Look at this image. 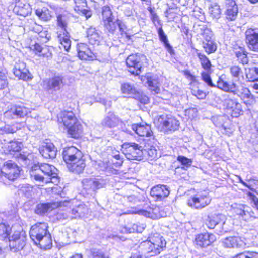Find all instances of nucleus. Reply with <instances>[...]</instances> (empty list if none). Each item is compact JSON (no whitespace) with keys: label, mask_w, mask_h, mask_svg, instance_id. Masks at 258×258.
<instances>
[{"label":"nucleus","mask_w":258,"mask_h":258,"mask_svg":"<svg viewBox=\"0 0 258 258\" xmlns=\"http://www.w3.org/2000/svg\"><path fill=\"white\" fill-rule=\"evenodd\" d=\"M128 71L135 76H138L142 72L144 66L147 64L146 56L136 53L130 55L126 60Z\"/></svg>","instance_id":"obj_5"},{"label":"nucleus","mask_w":258,"mask_h":258,"mask_svg":"<svg viewBox=\"0 0 258 258\" xmlns=\"http://www.w3.org/2000/svg\"><path fill=\"white\" fill-rule=\"evenodd\" d=\"M87 258H109V256L101 249L93 248L87 251Z\"/></svg>","instance_id":"obj_36"},{"label":"nucleus","mask_w":258,"mask_h":258,"mask_svg":"<svg viewBox=\"0 0 258 258\" xmlns=\"http://www.w3.org/2000/svg\"><path fill=\"white\" fill-rule=\"evenodd\" d=\"M223 219L224 218H222L221 223L215 228V232L218 235H222L227 232L228 230V228H226L224 227L225 222L223 221Z\"/></svg>","instance_id":"obj_57"},{"label":"nucleus","mask_w":258,"mask_h":258,"mask_svg":"<svg viewBox=\"0 0 258 258\" xmlns=\"http://www.w3.org/2000/svg\"><path fill=\"white\" fill-rule=\"evenodd\" d=\"M246 78L249 81L255 82L258 81V64L254 67L248 69L246 74Z\"/></svg>","instance_id":"obj_45"},{"label":"nucleus","mask_w":258,"mask_h":258,"mask_svg":"<svg viewBox=\"0 0 258 258\" xmlns=\"http://www.w3.org/2000/svg\"><path fill=\"white\" fill-rule=\"evenodd\" d=\"M14 12L17 15L26 17L30 13L31 8L27 4L18 2L14 8Z\"/></svg>","instance_id":"obj_30"},{"label":"nucleus","mask_w":258,"mask_h":258,"mask_svg":"<svg viewBox=\"0 0 258 258\" xmlns=\"http://www.w3.org/2000/svg\"><path fill=\"white\" fill-rule=\"evenodd\" d=\"M201 77L202 80L209 86L214 87L215 86V85L213 83L212 81V79L210 76V73L209 71L206 72L203 71L201 73Z\"/></svg>","instance_id":"obj_54"},{"label":"nucleus","mask_w":258,"mask_h":258,"mask_svg":"<svg viewBox=\"0 0 258 258\" xmlns=\"http://www.w3.org/2000/svg\"><path fill=\"white\" fill-rule=\"evenodd\" d=\"M82 152L74 146L68 147L64 148L62 156L65 162L67 163L76 159L79 158Z\"/></svg>","instance_id":"obj_23"},{"label":"nucleus","mask_w":258,"mask_h":258,"mask_svg":"<svg viewBox=\"0 0 258 258\" xmlns=\"http://www.w3.org/2000/svg\"><path fill=\"white\" fill-rule=\"evenodd\" d=\"M234 54L238 61L243 65L248 63L249 60L247 57V52L243 47H238L234 48Z\"/></svg>","instance_id":"obj_29"},{"label":"nucleus","mask_w":258,"mask_h":258,"mask_svg":"<svg viewBox=\"0 0 258 258\" xmlns=\"http://www.w3.org/2000/svg\"><path fill=\"white\" fill-rule=\"evenodd\" d=\"M158 122L161 125V128L165 131H174L177 130L179 126V121L171 116L161 115L159 117Z\"/></svg>","instance_id":"obj_14"},{"label":"nucleus","mask_w":258,"mask_h":258,"mask_svg":"<svg viewBox=\"0 0 258 258\" xmlns=\"http://www.w3.org/2000/svg\"><path fill=\"white\" fill-rule=\"evenodd\" d=\"M230 72L233 78L237 79V82H233L230 83L219 78L217 83L218 88L224 91L231 92L243 100L250 98L251 95L250 91L245 86L244 84L240 81V77L244 78L241 68L239 66H231L230 67Z\"/></svg>","instance_id":"obj_1"},{"label":"nucleus","mask_w":258,"mask_h":258,"mask_svg":"<svg viewBox=\"0 0 258 258\" xmlns=\"http://www.w3.org/2000/svg\"><path fill=\"white\" fill-rule=\"evenodd\" d=\"M123 153L128 160H141L143 159L144 150L142 146L134 142L123 145Z\"/></svg>","instance_id":"obj_7"},{"label":"nucleus","mask_w":258,"mask_h":258,"mask_svg":"<svg viewBox=\"0 0 258 258\" xmlns=\"http://www.w3.org/2000/svg\"><path fill=\"white\" fill-rule=\"evenodd\" d=\"M63 78L61 76H55L43 81L42 86L51 94L59 91L63 86Z\"/></svg>","instance_id":"obj_10"},{"label":"nucleus","mask_w":258,"mask_h":258,"mask_svg":"<svg viewBox=\"0 0 258 258\" xmlns=\"http://www.w3.org/2000/svg\"><path fill=\"white\" fill-rule=\"evenodd\" d=\"M133 98L139 100L140 102L144 104H147L149 102L148 97L147 96L143 94L142 93H141L139 91H138L137 92V93L135 94Z\"/></svg>","instance_id":"obj_56"},{"label":"nucleus","mask_w":258,"mask_h":258,"mask_svg":"<svg viewBox=\"0 0 258 258\" xmlns=\"http://www.w3.org/2000/svg\"><path fill=\"white\" fill-rule=\"evenodd\" d=\"M246 43L248 48L258 52V28H249L245 32Z\"/></svg>","instance_id":"obj_13"},{"label":"nucleus","mask_w":258,"mask_h":258,"mask_svg":"<svg viewBox=\"0 0 258 258\" xmlns=\"http://www.w3.org/2000/svg\"><path fill=\"white\" fill-rule=\"evenodd\" d=\"M200 30L201 34L203 36L204 40H212L213 33L209 28L206 26H203Z\"/></svg>","instance_id":"obj_52"},{"label":"nucleus","mask_w":258,"mask_h":258,"mask_svg":"<svg viewBox=\"0 0 258 258\" xmlns=\"http://www.w3.org/2000/svg\"><path fill=\"white\" fill-rule=\"evenodd\" d=\"M79 156V158L76 157V159L67 163L68 169L70 171L77 174L83 172L86 167L85 160L83 158V154L81 153Z\"/></svg>","instance_id":"obj_16"},{"label":"nucleus","mask_w":258,"mask_h":258,"mask_svg":"<svg viewBox=\"0 0 258 258\" xmlns=\"http://www.w3.org/2000/svg\"><path fill=\"white\" fill-rule=\"evenodd\" d=\"M222 245L225 248H244L246 246L244 239L238 236L226 238L223 240Z\"/></svg>","instance_id":"obj_19"},{"label":"nucleus","mask_w":258,"mask_h":258,"mask_svg":"<svg viewBox=\"0 0 258 258\" xmlns=\"http://www.w3.org/2000/svg\"><path fill=\"white\" fill-rule=\"evenodd\" d=\"M118 26L120 34L122 36H125L126 37L130 38V35L129 29L124 22L119 19H117Z\"/></svg>","instance_id":"obj_51"},{"label":"nucleus","mask_w":258,"mask_h":258,"mask_svg":"<svg viewBox=\"0 0 258 258\" xmlns=\"http://www.w3.org/2000/svg\"><path fill=\"white\" fill-rule=\"evenodd\" d=\"M77 120L74 114L72 111L62 112L58 116V121L63 123L66 127L73 124Z\"/></svg>","instance_id":"obj_24"},{"label":"nucleus","mask_w":258,"mask_h":258,"mask_svg":"<svg viewBox=\"0 0 258 258\" xmlns=\"http://www.w3.org/2000/svg\"><path fill=\"white\" fill-rule=\"evenodd\" d=\"M55 206V204L46 203L39 204L37 205L35 213L37 214L42 215L51 211Z\"/></svg>","instance_id":"obj_34"},{"label":"nucleus","mask_w":258,"mask_h":258,"mask_svg":"<svg viewBox=\"0 0 258 258\" xmlns=\"http://www.w3.org/2000/svg\"><path fill=\"white\" fill-rule=\"evenodd\" d=\"M8 85L6 76L0 75V90H3L7 87Z\"/></svg>","instance_id":"obj_59"},{"label":"nucleus","mask_w":258,"mask_h":258,"mask_svg":"<svg viewBox=\"0 0 258 258\" xmlns=\"http://www.w3.org/2000/svg\"><path fill=\"white\" fill-rule=\"evenodd\" d=\"M87 35L89 43L93 45H98L101 40L99 32L93 27H90L87 29Z\"/></svg>","instance_id":"obj_27"},{"label":"nucleus","mask_w":258,"mask_h":258,"mask_svg":"<svg viewBox=\"0 0 258 258\" xmlns=\"http://www.w3.org/2000/svg\"><path fill=\"white\" fill-rule=\"evenodd\" d=\"M225 5L226 10L233 9V8H235V7L236 9H238L237 6L234 0H226Z\"/></svg>","instance_id":"obj_61"},{"label":"nucleus","mask_w":258,"mask_h":258,"mask_svg":"<svg viewBox=\"0 0 258 258\" xmlns=\"http://www.w3.org/2000/svg\"><path fill=\"white\" fill-rule=\"evenodd\" d=\"M144 227L143 226L139 225L135 223H130L127 224L122 229L124 232L131 233L134 232L141 233L144 230Z\"/></svg>","instance_id":"obj_41"},{"label":"nucleus","mask_w":258,"mask_h":258,"mask_svg":"<svg viewBox=\"0 0 258 258\" xmlns=\"http://www.w3.org/2000/svg\"><path fill=\"white\" fill-rule=\"evenodd\" d=\"M121 89L123 94L129 95L133 98L138 91L135 87L128 83H124L121 85Z\"/></svg>","instance_id":"obj_39"},{"label":"nucleus","mask_w":258,"mask_h":258,"mask_svg":"<svg viewBox=\"0 0 258 258\" xmlns=\"http://www.w3.org/2000/svg\"><path fill=\"white\" fill-rule=\"evenodd\" d=\"M34 243L39 245L42 249H48L51 247L52 239L50 234L48 233L45 236L40 237V239H37Z\"/></svg>","instance_id":"obj_31"},{"label":"nucleus","mask_w":258,"mask_h":258,"mask_svg":"<svg viewBox=\"0 0 258 258\" xmlns=\"http://www.w3.org/2000/svg\"><path fill=\"white\" fill-rule=\"evenodd\" d=\"M194 95L196 96L198 99H203L205 98L206 94L203 91L198 90L197 91H195Z\"/></svg>","instance_id":"obj_63"},{"label":"nucleus","mask_w":258,"mask_h":258,"mask_svg":"<svg viewBox=\"0 0 258 258\" xmlns=\"http://www.w3.org/2000/svg\"><path fill=\"white\" fill-rule=\"evenodd\" d=\"M144 156L148 157L150 160L157 158V152L153 146L145 145L143 147Z\"/></svg>","instance_id":"obj_40"},{"label":"nucleus","mask_w":258,"mask_h":258,"mask_svg":"<svg viewBox=\"0 0 258 258\" xmlns=\"http://www.w3.org/2000/svg\"><path fill=\"white\" fill-rule=\"evenodd\" d=\"M31 49L35 52L36 55L39 56L48 57L51 54L47 48L42 47V46L38 43H36L33 46H32Z\"/></svg>","instance_id":"obj_38"},{"label":"nucleus","mask_w":258,"mask_h":258,"mask_svg":"<svg viewBox=\"0 0 258 258\" xmlns=\"http://www.w3.org/2000/svg\"><path fill=\"white\" fill-rule=\"evenodd\" d=\"M68 133L72 137L74 138H78L82 134L83 129L82 126L77 121H76L73 124L67 127Z\"/></svg>","instance_id":"obj_32"},{"label":"nucleus","mask_w":258,"mask_h":258,"mask_svg":"<svg viewBox=\"0 0 258 258\" xmlns=\"http://www.w3.org/2000/svg\"><path fill=\"white\" fill-rule=\"evenodd\" d=\"M247 210H250V208L246 205H239L234 209V212L241 216L245 220L246 215L248 214Z\"/></svg>","instance_id":"obj_49"},{"label":"nucleus","mask_w":258,"mask_h":258,"mask_svg":"<svg viewBox=\"0 0 258 258\" xmlns=\"http://www.w3.org/2000/svg\"><path fill=\"white\" fill-rule=\"evenodd\" d=\"M120 122V119L114 113L109 112L104 117L101 122L103 126L109 128H114L117 126Z\"/></svg>","instance_id":"obj_26"},{"label":"nucleus","mask_w":258,"mask_h":258,"mask_svg":"<svg viewBox=\"0 0 258 258\" xmlns=\"http://www.w3.org/2000/svg\"><path fill=\"white\" fill-rule=\"evenodd\" d=\"M197 55L200 59L202 68L206 71H209L212 65L208 58L205 54L200 52H197Z\"/></svg>","instance_id":"obj_48"},{"label":"nucleus","mask_w":258,"mask_h":258,"mask_svg":"<svg viewBox=\"0 0 258 258\" xmlns=\"http://www.w3.org/2000/svg\"><path fill=\"white\" fill-rule=\"evenodd\" d=\"M32 30L36 33L39 34L43 30V27L40 25H37L36 23H34V25L32 27Z\"/></svg>","instance_id":"obj_64"},{"label":"nucleus","mask_w":258,"mask_h":258,"mask_svg":"<svg viewBox=\"0 0 258 258\" xmlns=\"http://www.w3.org/2000/svg\"><path fill=\"white\" fill-rule=\"evenodd\" d=\"M216 239L213 234L205 233L198 235L195 238V242L200 247H205L213 243Z\"/></svg>","instance_id":"obj_21"},{"label":"nucleus","mask_w":258,"mask_h":258,"mask_svg":"<svg viewBox=\"0 0 258 258\" xmlns=\"http://www.w3.org/2000/svg\"><path fill=\"white\" fill-rule=\"evenodd\" d=\"M101 16L103 22L115 18L110 7L108 6H104L102 8Z\"/></svg>","instance_id":"obj_47"},{"label":"nucleus","mask_w":258,"mask_h":258,"mask_svg":"<svg viewBox=\"0 0 258 258\" xmlns=\"http://www.w3.org/2000/svg\"><path fill=\"white\" fill-rule=\"evenodd\" d=\"M10 230L9 225L0 224V240L5 241L8 239L10 250L15 252L23 249L25 245L26 237L24 232L16 231L12 236L8 238Z\"/></svg>","instance_id":"obj_4"},{"label":"nucleus","mask_w":258,"mask_h":258,"mask_svg":"<svg viewBox=\"0 0 258 258\" xmlns=\"http://www.w3.org/2000/svg\"><path fill=\"white\" fill-rule=\"evenodd\" d=\"M30 175L37 181L46 183L55 182L57 180V170L49 164L38 163L31 167Z\"/></svg>","instance_id":"obj_2"},{"label":"nucleus","mask_w":258,"mask_h":258,"mask_svg":"<svg viewBox=\"0 0 258 258\" xmlns=\"http://www.w3.org/2000/svg\"><path fill=\"white\" fill-rule=\"evenodd\" d=\"M107 183V180L102 178H86L82 181L83 189L91 195H95L99 189L104 188Z\"/></svg>","instance_id":"obj_8"},{"label":"nucleus","mask_w":258,"mask_h":258,"mask_svg":"<svg viewBox=\"0 0 258 258\" xmlns=\"http://www.w3.org/2000/svg\"><path fill=\"white\" fill-rule=\"evenodd\" d=\"M20 167L12 160L6 161L0 174V181L7 184L9 181H14L19 176Z\"/></svg>","instance_id":"obj_6"},{"label":"nucleus","mask_w":258,"mask_h":258,"mask_svg":"<svg viewBox=\"0 0 258 258\" xmlns=\"http://www.w3.org/2000/svg\"><path fill=\"white\" fill-rule=\"evenodd\" d=\"M54 11L57 18V24L61 28L63 32L66 31L69 17L66 11L61 7L53 6L51 7Z\"/></svg>","instance_id":"obj_17"},{"label":"nucleus","mask_w":258,"mask_h":258,"mask_svg":"<svg viewBox=\"0 0 258 258\" xmlns=\"http://www.w3.org/2000/svg\"><path fill=\"white\" fill-rule=\"evenodd\" d=\"M232 258H258V252L245 251L237 254Z\"/></svg>","instance_id":"obj_53"},{"label":"nucleus","mask_w":258,"mask_h":258,"mask_svg":"<svg viewBox=\"0 0 258 258\" xmlns=\"http://www.w3.org/2000/svg\"><path fill=\"white\" fill-rule=\"evenodd\" d=\"M209 13L213 18L218 19L221 15L220 6L216 3L211 4L209 8Z\"/></svg>","instance_id":"obj_50"},{"label":"nucleus","mask_w":258,"mask_h":258,"mask_svg":"<svg viewBox=\"0 0 258 258\" xmlns=\"http://www.w3.org/2000/svg\"><path fill=\"white\" fill-rule=\"evenodd\" d=\"M170 194L166 185H158L153 187L150 191V195L155 201H161L167 198Z\"/></svg>","instance_id":"obj_15"},{"label":"nucleus","mask_w":258,"mask_h":258,"mask_svg":"<svg viewBox=\"0 0 258 258\" xmlns=\"http://www.w3.org/2000/svg\"><path fill=\"white\" fill-rule=\"evenodd\" d=\"M225 102L227 107L233 109V110H235L236 112L239 113L240 112L242 111L241 105L237 102L236 99L228 98L225 100Z\"/></svg>","instance_id":"obj_46"},{"label":"nucleus","mask_w":258,"mask_h":258,"mask_svg":"<svg viewBox=\"0 0 258 258\" xmlns=\"http://www.w3.org/2000/svg\"><path fill=\"white\" fill-rule=\"evenodd\" d=\"M77 50L78 57L82 60H90L95 58V55L86 43L77 44Z\"/></svg>","instance_id":"obj_20"},{"label":"nucleus","mask_w":258,"mask_h":258,"mask_svg":"<svg viewBox=\"0 0 258 258\" xmlns=\"http://www.w3.org/2000/svg\"><path fill=\"white\" fill-rule=\"evenodd\" d=\"M211 201L209 193L203 191L190 197L187 201V204L191 208L201 209L208 205Z\"/></svg>","instance_id":"obj_9"},{"label":"nucleus","mask_w":258,"mask_h":258,"mask_svg":"<svg viewBox=\"0 0 258 258\" xmlns=\"http://www.w3.org/2000/svg\"><path fill=\"white\" fill-rule=\"evenodd\" d=\"M148 10L151 14V19L154 24L156 23H159V18L157 14L151 8L149 7Z\"/></svg>","instance_id":"obj_60"},{"label":"nucleus","mask_w":258,"mask_h":258,"mask_svg":"<svg viewBox=\"0 0 258 258\" xmlns=\"http://www.w3.org/2000/svg\"><path fill=\"white\" fill-rule=\"evenodd\" d=\"M103 23L104 30L108 33L114 34L117 29L118 26L117 19H115V18L111 19Z\"/></svg>","instance_id":"obj_33"},{"label":"nucleus","mask_w":258,"mask_h":258,"mask_svg":"<svg viewBox=\"0 0 258 258\" xmlns=\"http://www.w3.org/2000/svg\"><path fill=\"white\" fill-rule=\"evenodd\" d=\"M39 152L45 158H54L57 149L52 143H45L39 148Z\"/></svg>","instance_id":"obj_22"},{"label":"nucleus","mask_w":258,"mask_h":258,"mask_svg":"<svg viewBox=\"0 0 258 258\" xmlns=\"http://www.w3.org/2000/svg\"><path fill=\"white\" fill-rule=\"evenodd\" d=\"M87 207L84 204H80L72 210V214L75 217H83L88 213Z\"/></svg>","instance_id":"obj_37"},{"label":"nucleus","mask_w":258,"mask_h":258,"mask_svg":"<svg viewBox=\"0 0 258 258\" xmlns=\"http://www.w3.org/2000/svg\"><path fill=\"white\" fill-rule=\"evenodd\" d=\"M13 73L19 79L25 81L31 79L32 75L26 68V64L22 61L16 62L13 69Z\"/></svg>","instance_id":"obj_18"},{"label":"nucleus","mask_w":258,"mask_h":258,"mask_svg":"<svg viewBox=\"0 0 258 258\" xmlns=\"http://www.w3.org/2000/svg\"><path fill=\"white\" fill-rule=\"evenodd\" d=\"M48 224L45 222H38L32 225L29 231L31 239L34 242L49 233Z\"/></svg>","instance_id":"obj_11"},{"label":"nucleus","mask_w":258,"mask_h":258,"mask_svg":"<svg viewBox=\"0 0 258 258\" xmlns=\"http://www.w3.org/2000/svg\"><path fill=\"white\" fill-rule=\"evenodd\" d=\"M224 218V216L219 214H209L205 220V223L209 229H215L219 225Z\"/></svg>","instance_id":"obj_25"},{"label":"nucleus","mask_w":258,"mask_h":258,"mask_svg":"<svg viewBox=\"0 0 258 258\" xmlns=\"http://www.w3.org/2000/svg\"><path fill=\"white\" fill-rule=\"evenodd\" d=\"M132 129L140 136L150 137L153 134L151 126L147 124L145 125L134 124L132 125Z\"/></svg>","instance_id":"obj_28"},{"label":"nucleus","mask_w":258,"mask_h":258,"mask_svg":"<svg viewBox=\"0 0 258 258\" xmlns=\"http://www.w3.org/2000/svg\"><path fill=\"white\" fill-rule=\"evenodd\" d=\"M177 160L181 163L182 165L186 167H189L192 164V160L183 156H178Z\"/></svg>","instance_id":"obj_58"},{"label":"nucleus","mask_w":258,"mask_h":258,"mask_svg":"<svg viewBox=\"0 0 258 258\" xmlns=\"http://www.w3.org/2000/svg\"><path fill=\"white\" fill-rule=\"evenodd\" d=\"M30 110L24 106L15 105L4 113V116L8 119H17L23 118L26 116Z\"/></svg>","instance_id":"obj_12"},{"label":"nucleus","mask_w":258,"mask_h":258,"mask_svg":"<svg viewBox=\"0 0 258 258\" xmlns=\"http://www.w3.org/2000/svg\"><path fill=\"white\" fill-rule=\"evenodd\" d=\"M158 35H159L160 40L161 41L163 42H164V41H165L168 40L167 38V36L166 35V34L164 32V31H163V30L162 28H160L158 29Z\"/></svg>","instance_id":"obj_62"},{"label":"nucleus","mask_w":258,"mask_h":258,"mask_svg":"<svg viewBox=\"0 0 258 258\" xmlns=\"http://www.w3.org/2000/svg\"><path fill=\"white\" fill-rule=\"evenodd\" d=\"M59 41L61 44V46L64 49L68 51L71 47V40L70 39V36L67 32H63V34H60L58 35Z\"/></svg>","instance_id":"obj_35"},{"label":"nucleus","mask_w":258,"mask_h":258,"mask_svg":"<svg viewBox=\"0 0 258 258\" xmlns=\"http://www.w3.org/2000/svg\"><path fill=\"white\" fill-rule=\"evenodd\" d=\"M35 14L40 19L44 21H47L51 18L49 11L46 8L36 9Z\"/></svg>","instance_id":"obj_44"},{"label":"nucleus","mask_w":258,"mask_h":258,"mask_svg":"<svg viewBox=\"0 0 258 258\" xmlns=\"http://www.w3.org/2000/svg\"><path fill=\"white\" fill-rule=\"evenodd\" d=\"M23 145L21 142L17 141H11L8 143L6 147L10 154L17 152L21 150Z\"/></svg>","instance_id":"obj_43"},{"label":"nucleus","mask_w":258,"mask_h":258,"mask_svg":"<svg viewBox=\"0 0 258 258\" xmlns=\"http://www.w3.org/2000/svg\"><path fill=\"white\" fill-rule=\"evenodd\" d=\"M166 245V241L163 236L156 234L149 240L142 242L139 246V252L146 257L155 256L163 251Z\"/></svg>","instance_id":"obj_3"},{"label":"nucleus","mask_w":258,"mask_h":258,"mask_svg":"<svg viewBox=\"0 0 258 258\" xmlns=\"http://www.w3.org/2000/svg\"><path fill=\"white\" fill-rule=\"evenodd\" d=\"M237 14L238 9H236L235 8H233V9L226 10V18L227 19H229L231 21L234 20L236 18Z\"/></svg>","instance_id":"obj_55"},{"label":"nucleus","mask_w":258,"mask_h":258,"mask_svg":"<svg viewBox=\"0 0 258 258\" xmlns=\"http://www.w3.org/2000/svg\"><path fill=\"white\" fill-rule=\"evenodd\" d=\"M203 47L208 54L214 53L217 50V45L212 39L203 40Z\"/></svg>","instance_id":"obj_42"}]
</instances>
